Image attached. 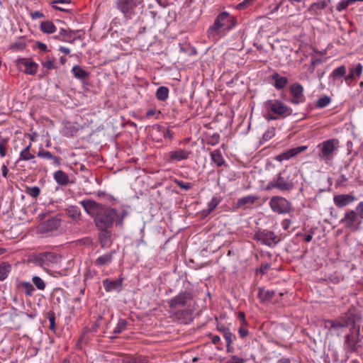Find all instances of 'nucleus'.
<instances>
[{"mask_svg": "<svg viewBox=\"0 0 363 363\" xmlns=\"http://www.w3.org/2000/svg\"><path fill=\"white\" fill-rule=\"evenodd\" d=\"M85 211L94 217V223L98 230L109 229L114 222L122 225L125 213L118 214L116 208L106 207L95 201L87 199L80 202Z\"/></svg>", "mask_w": 363, "mask_h": 363, "instance_id": "nucleus-1", "label": "nucleus"}, {"mask_svg": "<svg viewBox=\"0 0 363 363\" xmlns=\"http://www.w3.org/2000/svg\"><path fill=\"white\" fill-rule=\"evenodd\" d=\"M234 18L228 12L220 13L207 30L208 38L217 41L234 26Z\"/></svg>", "mask_w": 363, "mask_h": 363, "instance_id": "nucleus-2", "label": "nucleus"}, {"mask_svg": "<svg viewBox=\"0 0 363 363\" xmlns=\"http://www.w3.org/2000/svg\"><path fill=\"white\" fill-rule=\"evenodd\" d=\"M264 117L269 121L291 115L292 109L279 99H269L263 104Z\"/></svg>", "mask_w": 363, "mask_h": 363, "instance_id": "nucleus-3", "label": "nucleus"}, {"mask_svg": "<svg viewBox=\"0 0 363 363\" xmlns=\"http://www.w3.org/2000/svg\"><path fill=\"white\" fill-rule=\"evenodd\" d=\"M318 157L320 161L328 165H330L339 148V140L337 139H328L320 143Z\"/></svg>", "mask_w": 363, "mask_h": 363, "instance_id": "nucleus-4", "label": "nucleus"}, {"mask_svg": "<svg viewBox=\"0 0 363 363\" xmlns=\"http://www.w3.org/2000/svg\"><path fill=\"white\" fill-rule=\"evenodd\" d=\"M294 188L293 179L285 172L279 173L277 177L270 181L266 186L267 190L277 189L281 191H290Z\"/></svg>", "mask_w": 363, "mask_h": 363, "instance_id": "nucleus-5", "label": "nucleus"}, {"mask_svg": "<svg viewBox=\"0 0 363 363\" xmlns=\"http://www.w3.org/2000/svg\"><path fill=\"white\" fill-rule=\"evenodd\" d=\"M362 220V214H358L354 210H349L345 213L343 218L340 220V223L352 231H357L359 228Z\"/></svg>", "mask_w": 363, "mask_h": 363, "instance_id": "nucleus-6", "label": "nucleus"}, {"mask_svg": "<svg viewBox=\"0 0 363 363\" xmlns=\"http://www.w3.org/2000/svg\"><path fill=\"white\" fill-rule=\"evenodd\" d=\"M269 205L274 213L285 214L291 209V203L284 197L275 196L271 198Z\"/></svg>", "mask_w": 363, "mask_h": 363, "instance_id": "nucleus-7", "label": "nucleus"}, {"mask_svg": "<svg viewBox=\"0 0 363 363\" xmlns=\"http://www.w3.org/2000/svg\"><path fill=\"white\" fill-rule=\"evenodd\" d=\"M60 261V257L55 252H40L35 257V262L44 269L57 264Z\"/></svg>", "mask_w": 363, "mask_h": 363, "instance_id": "nucleus-8", "label": "nucleus"}, {"mask_svg": "<svg viewBox=\"0 0 363 363\" xmlns=\"http://www.w3.org/2000/svg\"><path fill=\"white\" fill-rule=\"evenodd\" d=\"M255 238L269 247L276 245L279 242V238L272 231H258L255 234Z\"/></svg>", "mask_w": 363, "mask_h": 363, "instance_id": "nucleus-9", "label": "nucleus"}, {"mask_svg": "<svg viewBox=\"0 0 363 363\" xmlns=\"http://www.w3.org/2000/svg\"><path fill=\"white\" fill-rule=\"evenodd\" d=\"M191 299V294L189 292L184 291L170 299L168 303L172 311H174L178 308L187 306Z\"/></svg>", "mask_w": 363, "mask_h": 363, "instance_id": "nucleus-10", "label": "nucleus"}, {"mask_svg": "<svg viewBox=\"0 0 363 363\" xmlns=\"http://www.w3.org/2000/svg\"><path fill=\"white\" fill-rule=\"evenodd\" d=\"M141 0H117V8L126 18H130L133 14V10L139 5Z\"/></svg>", "mask_w": 363, "mask_h": 363, "instance_id": "nucleus-11", "label": "nucleus"}, {"mask_svg": "<svg viewBox=\"0 0 363 363\" xmlns=\"http://www.w3.org/2000/svg\"><path fill=\"white\" fill-rule=\"evenodd\" d=\"M289 91L292 96L290 100L291 104H299L305 101L306 97L303 94L304 89L302 85L298 83H294L291 85Z\"/></svg>", "mask_w": 363, "mask_h": 363, "instance_id": "nucleus-12", "label": "nucleus"}, {"mask_svg": "<svg viewBox=\"0 0 363 363\" xmlns=\"http://www.w3.org/2000/svg\"><path fill=\"white\" fill-rule=\"evenodd\" d=\"M359 331H357L356 335L352 332L347 335L344 341V347L347 353L355 352L357 350V343L359 342Z\"/></svg>", "mask_w": 363, "mask_h": 363, "instance_id": "nucleus-13", "label": "nucleus"}, {"mask_svg": "<svg viewBox=\"0 0 363 363\" xmlns=\"http://www.w3.org/2000/svg\"><path fill=\"white\" fill-rule=\"evenodd\" d=\"M60 223V219L52 217L38 227V233L43 234L52 232L59 228Z\"/></svg>", "mask_w": 363, "mask_h": 363, "instance_id": "nucleus-14", "label": "nucleus"}, {"mask_svg": "<svg viewBox=\"0 0 363 363\" xmlns=\"http://www.w3.org/2000/svg\"><path fill=\"white\" fill-rule=\"evenodd\" d=\"M308 147L303 145L299 146L297 147L291 148L283 153L279 154L276 157V160L281 162L283 160H288L295 156H296L298 154L305 151L307 150Z\"/></svg>", "mask_w": 363, "mask_h": 363, "instance_id": "nucleus-15", "label": "nucleus"}, {"mask_svg": "<svg viewBox=\"0 0 363 363\" xmlns=\"http://www.w3.org/2000/svg\"><path fill=\"white\" fill-rule=\"evenodd\" d=\"M356 200V197L352 194H339L333 197V202L337 208H343Z\"/></svg>", "mask_w": 363, "mask_h": 363, "instance_id": "nucleus-16", "label": "nucleus"}, {"mask_svg": "<svg viewBox=\"0 0 363 363\" xmlns=\"http://www.w3.org/2000/svg\"><path fill=\"white\" fill-rule=\"evenodd\" d=\"M99 238L102 248L106 249L109 247L112 244L111 240V231L109 229L99 230Z\"/></svg>", "mask_w": 363, "mask_h": 363, "instance_id": "nucleus-17", "label": "nucleus"}, {"mask_svg": "<svg viewBox=\"0 0 363 363\" xmlns=\"http://www.w3.org/2000/svg\"><path fill=\"white\" fill-rule=\"evenodd\" d=\"M190 152L185 149H178L171 151L169 153V157L171 161L179 162L181 160H186L189 155Z\"/></svg>", "mask_w": 363, "mask_h": 363, "instance_id": "nucleus-18", "label": "nucleus"}, {"mask_svg": "<svg viewBox=\"0 0 363 363\" xmlns=\"http://www.w3.org/2000/svg\"><path fill=\"white\" fill-rule=\"evenodd\" d=\"M103 286L107 292H111L114 291H119L122 286L121 279H116L111 281L108 279L103 281Z\"/></svg>", "mask_w": 363, "mask_h": 363, "instance_id": "nucleus-19", "label": "nucleus"}, {"mask_svg": "<svg viewBox=\"0 0 363 363\" xmlns=\"http://www.w3.org/2000/svg\"><path fill=\"white\" fill-rule=\"evenodd\" d=\"M38 157L50 160L53 162V164L56 166H60L61 164V159L57 156L53 155L50 152L46 150L43 148H40L37 153Z\"/></svg>", "mask_w": 363, "mask_h": 363, "instance_id": "nucleus-20", "label": "nucleus"}, {"mask_svg": "<svg viewBox=\"0 0 363 363\" xmlns=\"http://www.w3.org/2000/svg\"><path fill=\"white\" fill-rule=\"evenodd\" d=\"M116 253L115 250H111L108 253L99 256L95 260V265L99 267H103L105 265H108L113 261V256Z\"/></svg>", "mask_w": 363, "mask_h": 363, "instance_id": "nucleus-21", "label": "nucleus"}, {"mask_svg": "<svg viewBox=\"0 0 363 363\" xmlns=\"http://www.w3.org/2000/svg\"><path fill=\"white\" fill-rule=\"evenodd\" d=\"M337 320L339 321L341 325L343 326V328H346L350 324L354 323L355 316L350 311H349L348 312L337 318Z\"/></svg>", "mask_w": 363, "mask_h": 363, "instance_id": "nucleus-22", "label": "nucleus"}, {"mask_svg": "<svg viewBox=\"0 0 363 363\" xmlns=\"http://www.w3.org/2000/svg\"><path fill=\"white\" fill-rule=\"evenodd\" d=\"M53 178L60 185H67L69 182V176L62 170L56 171L53 174Z\"/></svg>", "mask_w": 363, "mask_h": 363, "instance_id": "nucleus-23", "label": "nucleus"}, {"mask_svg": "<svg viewBox=\"0 0 363 363\" xmlns=\"http://www.w3.org/2000/svg\"><path fill=\"white\" fill-rule=\"evenodd\" d=\"M328 6L326 1H320L313 3L308 9V12L312 15L319 14L320 10L324 9Z\"/></svg>", "mask_w": 363, "mask_h": 363, "instance_id": "nucleus-24", "label": "nucleus"}, {"mask_svg": "<svg viewBox=\"0 0 363 363\" xmlns=\"http://www.w3.org/2000/svg\"><path fill=\"white\" fill-rule=\"evenodd\" d=\"M21 63L26 67L25 73H26L28 74L33 75L37 72L38 65L37 63L34 62L33 61L28 60L25 59V60H22Z\"/></svg>", "mask_w": 363, "mask_h": 363, "instance_id": "nucleus-25", "label": "nucleus"}, {"mask_svg": "<svg viewBox=\"0 0 363 363\" xmlns=\"http://www.w3.org/2000/svg\"><path fill=\"white\" fill-rule=\"evenodd\" d=\"M40 29L43 33L52 34L56 32L57 28L50 21H45L40 23Z\"/></svg>", "mask_w": 363, "mask_h": 363, "instance_id": "nucleus-26", "label": "nucleus"}, {"mask_svg": "<svg viewBox=\"0 0 363 363\" xmlns=\"http://www.w3.org/2000/svg\"><path fill=\"white\" fill-rule=\"evenodd\" d=\"M324 328L330 331L338 333L341 328H343V326H342L339 321L335 319L325 320L324 322Z\"/></svg>", "mask_w": 363, "mask_h": 363, "instance_id": "nucleus-27", "label": "nucleus"}, {"mask_svg": "<svg viewBox=\"0 0 363 363\" xmlns=\"http://www.w3.org/2000/svg\"><path fill=\"white\" fill-rule=\"evenodd\" d=\"M272 78L275 81L274 86L277 89L284 88L288 83L287 78L285 77H281L278 73H274Z\"/></svg>", "mask_w": 363, "mask_h": 363, "instance_id": "nucleus-28", "label": "nucleus"}, {"mask_svg": "<svg viewBox=\"0 0 363 363\" xmlns=\"http://www.w3.org/2000/svg\"><path fill=\"white\" fill-rule=\"evenodd\" d=\"M274 296V291L259 289L258 297L262 302L270 301Z\"/></svg>", "mask_w": 363, "mask_h": 363, "instance_id": "nucleus-29", "label": "nucleus"}, {"mask_svg": "<svg viewBox=\"0 0 363 363\" xmlns=\"http://www.w3.org/2000/svg\"><path fill=\"white\" fill-rule=\"evenodd\" d=\"M211 157L212 161L218 166L220 167L225 163V160L223 157L220 150L217 149L211 152Z\"/></svg>", "mask_w": 363, "mask_h": 363, "instance_id": "nucleus-30", "label": "nucleus"}, {"mask_svg": "<svg viewBox=\"0 0 363 363\" xmlns=\"http://www.w3.org/2000/svg\"><path fill=\"white\" fill-rule=\"evenodd\" d=\"M258 197L254 195H247L238 199L237 205L238 207H241L247 204H253Z\"/></svg>", "mask_w": 363, "mask_h": 363, "instance_id": "nucleus-31", "label": "nucleus"}, {"mask_svg": "<svg viewBox=\"0 0 363 363\" xmlns=\"http://www.w3.org/2000/svg\"><path fill=\"white\" fill-rule=\"evenodd\" d=\"M72 72L74 76L79 79H84L89 77V74L81 67L75 65L72 67Z\"/></svg>", "mask_w": 363, "mask_h": 363, "instance_id": "nucleus-32", "label": "nucleus"}, {"mask_svg": "<svg viewBox=\"0 0 363 363\" xmlns=\"http://www.w3.org/2000/svg\"><path fill=\"white\" fill-rule=\"evenodd\" d=\"M11 270V265L8 262H2L0 264V281L6 279Z\"/></svg>", "mask_w": 363, "mask_h": 363, "instance_id": "nucleus-33", "label": "nucleus"}, {"mask_svg": "<svg viewBox=\"0 0 363 363\" xmlns=\"http://www.w3.org/2000/svg\"><path fill=\"white\" fill-rule=\"evenodd\" d=\"M66 212H67L68 216L72 218L74 220L79 219V217L81 216V211H80L79 208L75 206H69L67 208Z\"/></svg>", "mask_w": 363, "mask_h": 363, "instance_id": "nucleus-34", "label": "nucleus"}, {"mask_svg": "<svg viewBox=\"0 0 363 363\" xmlns=\"http://www.w3.org/2000/svg\"><path fill=\"white\" fill-rule=\"evenodd\" d=\"M31 143L27 145L19 155V160H29L34 158V155L30 152Z\"/></svg>", "mask_w": 363, "mask_h": 363, "instance_id": "nucleus-35", "label": "nucleus"}, {"mask_svg": "<svg viewBox=\"0 0 363 363\" xmlns=\"http://www.w3.org/2000/svg\"><path fill=\"white\" fill-rule=\"evenodd\" d=\"M169 96V89L166 86H160L156 91V97L159 101H165Z\"/></svg>", "mask_w": 363, "mask_h": 363, "instance_id": "nucleus-36", "label": "nucleus"}, {"mask_svg": "<svg viewBox=\"0 0 363 363\" xmlns=\"http://www.w3.org/2000/svg\"><path fill=\"white\" fill-rule=\"evenodd\" d=\"M19 286L23 289L24 293L26 296H33V292L35 291V288L32 284H30L28 281H21Z\"/></svg>", "mask_w": 363, "mask_h": 363, "instance_id": "nucleus-37", "label": "nucleus"}, {"mask_svg": "<svg viewBox=\"0 0 363 363\" xmlns=\"http://www.w3.org/2000/svg\"><path fill=\"white\" fill-rule=\"evenodd\" d=\"M363 66L359 63L354 69H351L350 74L346 77V80L352 79L356 76L359 77L362 74Z\"/></svg>", "mask_w": 363, "mask_h": 363, "instance_id": "nucleus-38", "label": "nucleus"}, {"mask_svg": "<svg viewBox=\"0 0 363 363\" xmlns=\"http://www.w3.org/2000/svg\"><path fill=\"white\" fill-rule=\"evenodd\" d=\"M122 363H147L146 358L143 357H126L122 360Z\"/></svg>", "mask_w": 363, "mask_h": 363, "instance_id": "nucleus-39", "label": "nucleus"}, {"mask_svg": "<svg viewBox=\"0 0 363 363\" xmlns=\"http://www.w3.org/2000/svg\"><path fill=\"white\" fill-rule=\"evenodd\" d=\"M32 281L38 290L43 291L46 287V284L43 279L38 276H33Z\"/></svg>", "mask_w": 363, "mask_h": 363, "instance_id": "nucleus-40", "label": "nucleus"}, {"mask_svg": "<svg viewBox=\"0 0 363 363\" xmlns=\"http://www.w3.org/2000/svg\"><path fill=\"white\" fill-rule=\"evenodd\" d=\"M74 33L72 31L69 30H65L64 28H61L59 32V35L57 36L61 37V40L64 41H69L72 36H73Z\"/></svg>", "mask_w": 363, "mask_h": 363, "instance_id": "nucleus-41", "label": "nucleus"}, {"mask_svg": "<svg viewBox=\"0 0 363 363\" xmlns=\"http://www.w3.org/2000/svg\"><path fill=\"white\" fill-rule=\"evenodd\" d=\"M330 101L331 99L329 96H324L317 100L315 106L319 108H325L329 105Z\"/></svg>", "mask_w": 363, "mask_h": 363, "instance_id": "nucleus-42", "label": "nucleus"}, {"mask_svg": "<svg viewBox=\"0 0 363 363\" xmlns=\"http://www.w3.org/2000/svg\"><path fill=\"white\" fill-rule=\"evenodd\" d=\"M127 326V321L124 319H120L113 330L115 334H119L122 333Z\"/></svg>", "mask_w": 363, "mask_h": 363, "instance_id": "nucleus-43", "label": "nucleus"}, {"mask_svg": "<svg viewBox=\"0 0 363 363\" xmlns=\"http://www.w3.org/2000/svg\"><path fill=\"white\" fill-rule=\"evenodd\" d=\"M52 4H53V8L55 9L56 10H59V11H69L68 9H67L64 6H58L55 4H60L61 5L69 4L70 0H55L52 2Z\"/></svg>", "mask_w": 363, "mask_h": 363, "instance_id": "nucleus-44", "label": "nucleus"}, {"mask_svg": "<svg viewBox=\"0 0 363 363\" xmlns=\"http://www.w3.org/2000/svg\"><path fill=\"white\" fill-rule=\"evenodd\" d=\"M220 199L217 196H213L210 202L208 203V213L213 211L218 205L220 203Z\"/></svg>", "mask_w": 363, "mask_h": 363, "instance_id": "nucleus-45", "label": "nucleus"}, {"mask_svg": "<svg viewBox=\"0 0 363 363\" xmlns=\"http://www.w3.org/2000/svg\"><path fill=\"white\" fill-rule=\"evenodd\" d=\"M223 337L226 341V347H230V345L233 342V334L230 331V330H224Z\"/></svg>", "mask_w": 363, "mask_h": 363, "instance_id": "nucleus-46", "label": "nucleus"}, {"mask_svg": "<svg viewBox=\"0 0 363 363\" xmlns=\"http://www.w3.org/2000/svg\"><path fill=\"white\" fill-rule=\"evenodd\" d=\"M160 114H161L160 111L157 110L155 108H151L147 111L145 116L147 118L154 117L155 118L157 119V118H159Z\"/></svg>", "mask_w": 363, "mask_h": 363, "instance_id": "nucleus-47", "label": "nucleus"}, {"mask_svg": "<svg viewBox=\"0 0 363 363\" xmlns=\"http://www.w3.org/2000/svg\"><path fill=\"white\" fill-rule=\"evenodd\" d=\"M346 68L345 66H340L335 69L333 72V75L335 77H340L345 74Z\"/></svg>", "mask_w": 363, "mask_h": 363, "instance_id": "nucleus-48", "label": "nucleus"}, {"mask_svg": "<svg viewBox=\"0 0 363 363\" xmlns=\"http://www.w3.org/2000/svg\"><path fill=\"white\" fill-rule=\"evenodd\" d=\"M26 192L28 195L33 198H36L39 196L40 190L38 186H32L30 188H28L26 190Z\"/></svg>", "mask_w": 363, "mask_h": 363, "instance_id": "nucleus-49", "label": "nucleus"}, {"mask_svg": "<svg viewBox=\"0 0 363 363\" xmlns=\"http://www.w3.org/2000/svg\"><path fill=\"white\" fill-rule=\"evenodd\" d=\"M220 135L218 133H214L208 138L207 143L211 145H216L219 143Z\"/></svg>", "mask_w": 363, "mask_h": 363, "instance_id": "nucleus-50", "label": "nucleus"}, {"mask_svg": "<svg viewBox=\"0 0 363 363\" xmlns=\"http://www.w3.org/2000/svg\"><path fill=\"white\" fill-rule=\"evenodd\" d=\"M349 5H350V3L348 0H342L337 4L336 9L338 11H342V10L346 9Z\"/></svg>", "mask_w": 363, "mask_h": 363, "instance_id": "nucleus-51", "label": "nucleus"}, {"mask_svg": "<svg viewBox=\"0 0 363 363\" xmlns=\"http://www.w3.org/2000/svg\"><path fill=\"white\" fill-rule=\"evenodd\" d=\"M6 143L7 140L3 139L0 142V155L4 157L6 155Z\"/></svg>", "mask_w": 363, "mask_h": 363, "instance_id": "nucleus-52", "label": "nucleus"}, {"mask_svg": "<svg viewBox=\"0 0 363 363\" xmlns=\"http://www.w3.org/2000/svg\"><path fill=\"white\" fill-rule=\"evenodd\" d=\"M244 359L239 357L236 355L232 356L230 359H229L226 363H244Z\"/></svg>", "mask_w": 363, "mask_h": 363, "instance_id": "nucleus-53", "label": "nucleus"}, {"mask_svg": "<svg viewBox=\"0 0 363 363\" xmlns=\"http://www.w3.org/2000/svg\"><path fill=\"white\" fill-rule=\"evenodd\" d=\"M177 184L181 189L184 190H189L192 187V184L189 182L184 183L182 181H178Z\"/></svg>", "mask_w": 363, "mask_h": 363, "instance_id": "nucleus-54", "label": "nucleus"}, {"mask_svg": "<svg viewBox=\"0 0 363 363\" xmlns=\"http://www.w3.org/2000/svg\"><path fill=\"white\" fill-rule=\"evenodd\" d=\"M42 65L44 67L47 68L48 69H52L54 68L53 62L51 60H47L43 62Z\"/></svg>", "mask_w": 363, "mask_h": 363, "instance_id": "nucleus-55", "label": "nucleus"}, {"mask_svg": "<svg viewBox=\"0 0 363 363\" xmlns=\"http://www.w3.org/2000/svg\"><path fill=\"white\" fill-rule=\"evenodd\" d=\"M30 16L33 19H37L44 17V15L42 12L37 11L31 13Z\"/></svg>", "mask_w": 363, "mask_h": 363, "instance_id": "nucleus-56", "label": "nucleus"}, {"mask_svg": "<svg viewBox=\"0 0 363 363\" xmlns=\"http://www.w3.org/2000/svg\"><path fill=\"white\" fill-rule=\"evenodd\" d=\"M270 268L269 264H262L259 269V272L261 274H264Z\"/></svg>", "mask_w": 363, "mask_h": 363, "instance_id": "nucleus-57", "label": "nucleus"}, {"mask_svg": "<svg viewBox=\"0 0 363 363\" xmlns=\"http://www.w3.org/2000/svg\"><path fill=\"white\" fill-rule=\"evenodd\" d=\"M36 46L38 49H40L41 51L47 52L48 51V47L47 45L41 42H37Z\"/></svg>", "mask_w": 363, "mask_h": 363, "instance_id": "nucleus-58", "label": "nucleus"}, {"mask_svg": "<svg viewBox=\"0 0 363 363\" xmlns=\"http://www.w3.org/2000/svg\"><path fill=\"white\" fill-rule=\"evenodd\" d=\"M49 321H50V329L51 330H55V329L56 328L55 317L54 316L50 317Z\"/></svg>", "mask_w": 363, "mask_h": 363, "instance_id": "nucleus-59", "label": "nucleus"}, {"mask_svg": "<svg viewBox=\"0 0 363 363\" xmlns=\"http://www.w3.org/2000/svg\"><path fill=\"white\" fill-rule=\"evenodd\" d=\"M358 214H362L363 215V201H361L358 203V205L356 207V211Z\"/></svg>", "mask_w": 363, "mask_h": 363, "instance_id": "nucleus-60", "label": "nucleus"}, {"mask_svg": "<svg viewBox=\"0 0 363 363\" xmlns=\"http://www.w3.org/2000/svg\"><path fill=\"white\" fill-rule=\"evenodd\" d=\"M239 334L242 337H245L247 335L248 331L246 328L241 327L239 329Z\"/></svg>", "mask_w": 363, "mask_h": 363, "instance_id": "nucleus-61", "label": "nucleus"}, {"mask_svg": "<svg viewBox=\"0 0 363 363\" xmlns=\"http://www.w3.org/2000/svg\"><path fill=\"white\" fill-rule=\"evenodd\" d=\"M1 170L3 177H6L9 172L7 166L6 164H3L1 167Z\"/></svg>", "mask_w": 363, "mask_h": 363, "instance_id": "nucleus-62", "label": "nucleus"}, {"mask_svg": "<svg viewBox=\"0 0 363 363\" xmlns=\"http://www.w3.org/2000/svg\"><path fill=\"white\" fill-rule=\"evenodd\" d=\"M59 50L61 52L64 53L65 55H68L70 52V50L66 47H60Z\"/></svg>", "mask_w": 363, "mask_h": 363, "instance_id": "nucleus-63", "label": "nucleus"}, {"mask_svg": "<svg viewBox=\"0 0 363 363\" xmlns=\"http://www.w3.org/2000/svg\"><path fill=\"white\" fill-rule=\"evenodd\" d=\"M277 363H291V360L289 358L284 357L280 359Z\"/></svg>", "mask_w": 363, "mask_h": 363, "instance_id": "nucleus-64", "label": "nucleus"}]
</instances>
